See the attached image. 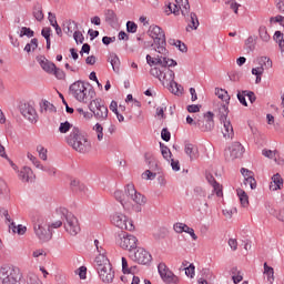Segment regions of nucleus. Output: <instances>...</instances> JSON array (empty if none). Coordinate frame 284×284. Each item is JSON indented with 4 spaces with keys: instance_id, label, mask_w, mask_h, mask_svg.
<instances>
[{
    "instance_id": "obj_37",
    "label": "nucleus",
    "mask_w": 284,
    "mask_h": 284,
    "mask_svg": "<svg viewBox=\"0 0 284 284\" xmlns=\"http://www.w3.org/2000/svg\"><path fill=\"white\" fill-rule=\"evenodd\" d=\"M260 68H265L266 70H270L272 68V60L267 57H261L257 59Z\"/></svg>"
},
{
    "instance_id": "obj_8",
    "label": "nucleus",
    "mask_w": 284,
    "mask_h": 284,
    "mask_svg": "<svg viewBox=\"0 0 284 284\" xmlns=\"http://www.w3.org/2000/svg\"><path fill=\"white\" fill-rule=\"evenodd\" d=\"M21 273L19 268L12 265H3L0 267V284H19Z\"/></svg>"
},
{
    "instance_id": "obj_2",
    "label": "nucleus",
    "mask_w": 284,
    "mask_h": 284,
    "mask_svg": "<svg viewBox=\"0 0 284 284\" xmlns=\"http://www.w3.org/2000/svg\"><path fill=\"white\" fill-rule=\"evenodd\" d=\"M169 12H173V14L179 16V12L182 13V17L189 21V24L186 27V32H190V30H197L200 22L199 17L196 13L191 12L190 13V1L189 0H175V3H169L168 6Z\"/></svg>"
},
{
    "instance_id": "obj_36",
    "label": "nucleus",
    "mask_w": 284,
    "mask_h": 284,
    "mask_svg": "<svg viewBox=\"0 0 284 284\" xmlns=\"http://www.w3.org/2000/svg\"><path fill=\"white\" fill-rule=\"evenodd\" d=\"M39 48V40L37 38L31 39L30 43H27L24 47V52H32V50H37Z\"/></svg>"
},
{
    "instance_id": "obj_53",
    "label": "nucleus",
    "mask_w": 284,
    "mask_h": 284,
    "mask_svg": "<svg viewBox=\"0 0 284 284\" xmlns=\"http://www.w3.org/2000/svg\"><path fill=\"white\" fill-rule=\"evenodd\" d=\"M245 97H247V95L245 93H243V91L237 92V101H240V103L242 105H244V108H247V100H245Z\"/></svg>"
},
{
    "instance_id": "obj_38",
    "label": "nucleus",
    "mask_w": 284,
    "mask_h": 284,
    "mask_svg": "<svg viewBox=\"0 0 284 284\" xmlns=\"http://www.w3.org/2000/svg\"><path fill=\"white\" fill-rule=\"evenodd\" d=\"M70 130H72V124L68 121L60 123L59 126V132L61 134H68V132H70Z\"/></svg>"
},
{
    "instance_id": "obj_50",
    "label": "nucleus",
    "mask_w": 284,
    "mask_h": 284,
    "mask_svg": "<svg viewBox=\"0 0 284 284\" xmlns=\"http://www.w3.org/2000/svg\"><path fill=\"white\" fill-rule=\"evenodd\" d=\"M73 39L75 43H83V41H85V38L83 37V33H81V31H74Z\"/></svg>"
},
{
    "instance_id": "obj_54",
    "label": "nucleus",
    "mask_w": 284,
    "mask_h": 284,
    "mask_svg": "<svg viewBox=\"0 0 284 284\" xmlns=\"http://www.w3.org/2000/svg\"><path fill=\"white\" fill-rule=\"evenodd\" d=\"M143 179H146V181H154V179H156V173L150 171V170H146L144 173H143Z\"/></svg>"
},
{
    "instance_id": "obj_10",
    "label": "nucleus",
    "mask_w": 284,
    "mask_h": 284,
    "mask_svg": "<svg viewBox=\"0 0 284 284\" xmlns=\"http://www.w3.org/2000/svg\"><path fill=\"white\" fill-rule=\"evenodd\" d=\"M89 110L93 112L98 121H105L108 119V106L101 103V99L97 98L89 103Z\"/></svg>"
},
{
    "instance_id": "obj_43",
    "label": "nucleus",
    "mask_w": 284,
    "mask_h": 284,
    "mask_svg": "<svg viewBox=\"0 0 284 284\" xmlns=\"http://www.w3.org/2000/svg\"><path fill=\"white\" fill-rule=\"evenodd\" d=\"M37 152L39 153V156L42 159V161H48V150H45V148L38 145Z\"/></svg>"
},
{
    "instance_id": "obj_25",
    "label": "nucleus",
    "mask_w": 284,
    "mask_h": 284,
    "mask_svg": "<svg viewBox=\"0 0 284 284\" xmlns=\"http://www.w3.org/2000/svg\"><path fill=\"white\" fill-rule=\"evenodd\" d=\"M9 230H12L13 234H19L20 236H23V234L28 232V227L21 224L17 226L14 222H11V224H9Z\"/></svg>"
},
{
    "instance_id": "obj_19",
    "label": "nucleus",
    "mask_w": 284,
    "mask_h": 284,
    "mask_svg": "<svg viewBox=\"0 0 284 284\" xmlns=\"http://www.w3.org/2000/svg\"><path fill=\"white\" fill-rule=\"evenodd\" d=\"M184 152L190 158V161H196L199 159V148L190 142L184 143Z\"/></svg>"
},
{
    "instance_id": "obj_41",
    "label": "nucleus",
    "mask_w": 284,
    "mask_h": 284,
    "mask_svg": "<svg viewBox=\"0 0 284 284\" xmlns=\"http://www.w3.org/2000/svg\"><path fill=\"white\" fill-rule=\"evenodd\" d=\"M20 37H28V39H32V37H34V31L28 27H22Z\"/></svg>"
},
{
    "instance_id": "obj_49",
    "label": "nucleus",
    "mask_w": 284,
    "mask_h": 284,
    "mask_svg": "<svg viewBox=\"0 0 284 284\" xmlns=\"http://www.w3.org/2000/svg\"><path fill=\"white\" fill-rule=\"evenodd\" d=\"M219 99H222V101H225V103H230V95L227 94V91L221 89V91L217 92Z\"/></svg>"
},
{
    "instance_id": "obj_34",
    "label": "nucleus",
    "mask_w": 284,
    "mask_h": 284,
    "mask_svg": "<svg viewBox=\"0 0 284 284\" xmlns=\"http://www.w3.org/2000/svg\"><path fill=\"white\" fill-rule=\"evenodd\" d=\"M258 36H260V39L264 41V43H267V41H270V33H267V27L261 26L258 28Z\"/></svg>"
},
{
    "instance_id": "obj_14",
    "label": "nucleus",
    "mask_w": 284,
    "mask_h": 284,
    "mask_svg": "<svg viewBox=\"0 0 284 284\" xmlns=\"http://www.w3.org/2000/svg\"><path fill=\"white\" fill-rule=\"evenodd\" d=\"M130 258L135 263H139V265H150V263H152V254L143 247H139L136 251H131Z\"/></svg>"
},
{
    "instance_id": "obj_58",
    "label": "nucleus",
    "mask_w": 284,
    "mask_h": 284,
    "mask_svg": "<svg viewBox=\"0 0 284 284\" xmlns=\"http://www.w3.org/2000/svg\"><path fill=\"white\" fill-rule=\"evenodd\" d=\"M122 272L123 274H131V270L130 267L128 266V258L125 257H122Z\"/></svg>"
},
{
    "instance_id": "obj_22",
    "label": "nucleus",
    "mask_w": 284,
    "mask_h": 284,
    "mask_svg": "<svg viewBox=\"0 0 284 284\" xmlns=\"http://www.w3.org/2000/svg\"><path fill=\"white\" fill-rule=\"evenodd\" d=\"M19 178L24 182L28 183V181H32L34 179V172H32V169L30 166H24L20 173Z\"/></svg>"
},
{
    "instance_id": "obj_64",
    "label": "nucleus",
    "mask_w": 284,
    "mask_h": 284,
    "mask_svg": "<svg viewBox=\"0 0 284 284\" xmlns=\"http://www.w3.org/2000/svg\"><path fill=\"white\" fill-rule=\"evenodd\" d=\"M275 8L278 10L281 14H284V0H276Z\"/></svg>"
},
{
    "instance_id": "obj_12",
    "label": "nucleus",
    "mask_w": 284,
    "mask_h": 284,
    "mask_svg": "<svg viewBox=\"0 0 284 284\" xmlns=\"http://www.w3.org/2000/svg\"><path fill=\"white\" fill-rule=\"evenodd\" d=\"M63 216L67 221V223L64 224L67 232H69V234H71L72 236H77V234L81 232V226H79V220L77 219V216H74V214L65 210L63 212Z\"/></svg>"
},
{
    "instance_id": "obj_46",
    "label": "nucleus",
    "mask_w": 284,
    "mask_h": 284,
    "mask_svg": "<svg viewBox=\"0 0 284 284\" xmlns=\"http://www.w3.org/2000/svg\"><path fill=\"white\" fill-rule=\"evenodd\" d=\"M244 184L250 185L251 190H256V179H254V175L244 179Z\"/></svg>"
},
{
    "instance_id": "obj_20",
    "label": "nucleus",
    "mask_w": 284,
    "mask_h": 284,
    "mask_svg": "<svg viewBox=\"0 0 284 284\" xmlns=\"http://www.w3.org/2000/svg\"><path fill=\"white\" fill-rule=\"evenodd\" d=\"M104 19H105V22H106L111 28H115V26L119 24V18L116 17V13L114 12V10L106 9V10L104 11Z\"/></svg>"
},
{
    "instance_id": "obj_42",
    "label": "nucleus",
    "mask_w": 284,
    "mask_h": 284,
    "mask_svg": "<svg viewBox=\"0 0 284 284\" xmlns=\"http://www.w3.org/2000/svg\"><path fill=\"white\" fill-rule=\"evenodd\" d=\"M232 152H236V158L242 156L243 152H245V148L243 146V144H241L240 142L235 143L233 145V150Z\"/></svg>"
},
{
    "instance_id": "obj_21",
    "label": "nucleus",
    "mask_w": 284,
    "mask_h": 284,
    "mask_svg": "<svg viewBox=\"0 0 284 284\" xmlns=\"http://www.w3.org/2000/svg\"><path fill=\"white\" fill-rule=\"evenodd\" d=\"M206 181L210 185H212L216 196H223V190L221 189V184L216 182V179H214V175H212L211 173H207Z\"/></svg>"
},
{
    "instance_id": "obj_62",
    "label": "nucleus",
    "mask_w": 284,
    "mask_h": 284,
    "mask_svg": "<svg viewBox=\"0 0 284 284\" xmlns=\"http://www.w3.org/2000/svg\"><path fill=\"white\" fill-rule=\"evenodd\" d=\"M263 72H265V68L263 67H257L252 69V74H254V77H262Z\"/></svg>"
},
{
    "instance_id": "obj_4",
    "label": "nucleus",
    "mask_w": 284,
    "mask_h": 284,
    "mask_svg": "<svg viewBox=\"0 0 284 284\" xmlns=\"http://www.w3.org/2000/svg\"><path fill=\"white\" fill-rule=\"evenodd\" d=\"M149 36L153 39V42H148L145 48H151L159 54H168V41L165 40V31L159 26H151L149 28Z\"/></svg>"
},
{
    "instance_id": "obj_55",
    "label": "nucleus",
    "mask_w": 284,
    "mask_h": 284,
    "mask_svg": "<svg viewBox=\"0 0 284 284\" xmlns=\"http://www.w3.org/2000/svg\"><path fill=\"white\" fill-rule=\"evenodd\" d=\"M187 226V224H183V223H176L174 224V231L178 233V234H183V232H185V227Z\"/></svg>"
},
{
    "instance_id": "obj_32",
    "label": "nucleus",
    "mask_w": 284,
    "mask_h": 284,
    "mask_svg": "<svg viewBox=\"0 0 284 284\" xmlns=\"http://www.w3.org/2000/svg\"><path fill=\"white\" fill-rule=\"evenodd\" d=\"M113 196L115 200H118L119 203H121L122 207L126 210V203H125V194H123V191L116 190L113 193Z\"/></svg>"
},
{
    "instance_id": "obj_7",
    "label": "nucleus",
    "mask_w": 284,
    "mask_h": 284,
    "mask_svg": "<svg viewBox=\"0 0 284 284\" xmlns=\"http://www.w3.org/2000/svg\"><path fill=\"white\" fill-rule=\"evenodd\" d=\"M33 232L40 243H48L52 240V231L50 225H48V220L42 215H36L32 219Z\"/></svg>"
},
{
    "instance_id": "obj_47",
    "label": "nucleus",
    "mask_w": 284,
    "mask_h": 284,
    "mask_svg": "<svg viewBox=\"0 0 284 284\" xmlns=\"http://www.w3.org/2000/svg\"><path fill=\"white\" fill-rule=\"evenodd\" d=\"M161 139L162 141H165L166 143L172 139V133L168 130V128H163L161 131Z\"/></svg>"
},
{
    "instance_id": "obj_39",
    "label": "nucleus",
    "mask_w": 284,
    "mask_h": 284,
    "mask_svg": "<svg viewBox=\"0 0 284 284\" xmlns=\"http://www.w3.org/2000/svg\"><path fill=\"white\" fill-rule=\"evenodd\" d=\"M67 24L68 26H67L65 33L69 34V36L72 34L73 30H79V23H77V21H74V20H69L67 22ZM72 26H73V30H72Z\"/></svg>"
},
{
    "instance_id": "obj_51",
    "label": "nucleus",
    "mask_w": 284,
    "mask_h": 284,
    "mask_svg": "<svg viewBox=\"0 0 284 284\" xmlns=\"http://www.w3.org/2000/svg\"><path fill=\"white\" fill-rule=\"evenodd\" d=\"M27 158L29 159V161H31V163H33L34 166L38 168V170H40L42 164L41 162H39V160L34 155H32V153H28Z\"/></svg>"
},
{
    "instance_id": "obj_24",
    "label": "nucleus",
    "mask_w": 284,
    "mask_h": 284,
    "mask_svg": "<svg viewBox=\"0 0 284 284\" xmlns=\"http://www.w3.org/2000/svg\"><path fill=\"white\" fill-rule=\"evenodd\" d=\"M109 62L113 68V72L119 73V70L121 69V60L119 59V55H116L115 53H111L109 58Z\"/></svg>"
},
{
    "instance_id": "obj_3",
    "label": "nucleus",
    "mask_w": 284,
    "mask_h": 284,
    "mask_svg": "<svg viewBox=\"0 0 284 284\" xmlns=\"http://www.w3.org/2000/svg\"><path fill=\"white\" fill-rule=\"evenodd\" d=\"M67 143L80 154H88L92 150V142L88 139V134L81 132L77 126L67 136Z\"/></svg>"
},
{
    "instance_id": "obj_44",
    "label": "nucleus",
    "mask_w": 284,
    "mask_h": 284,
    "mask_svg": "<svg viewBox=\"0 0 284 284\" xmlns=\"http://www.w3.org/2000/svg\"><path fill=\"white\" fill-rule=\"evenodd\" d=\"M93 130L98 134V141H103V125H101V123H97L93 126Z\"/></svg>"
},
{
    "instance_id": "obj_60",
    "label": "nucleus",
    "mask_w": 284,
    "mask_h": 284,
    "mask_svg": "<svg viewBox=\"0 0 284 284\" xmlns=\"http://www.w3.org/2000/svg\"><path fill=\"white\" fill-rule=\"evenodd\" d=\"M243 94H246V97L251 103H254V101H256V94H254L253 91L244 90Z\"/></svg>"
},
{
    "instance_id": "obj_30",
    "label": "nucleus",
    "mask_w": 284,
    "mask_h": 284,
    "mask_svg": "<svg viewBox=\"0 0 284 284\" xmlns=\"http://www.w3.org/2000/svg\"><path fill=\"white\" fill-rule=\"evenodd\" d=\"M237 196L240 199L241 205H243V207H247V205L250 204L247 193H245V191L239 189L237 190Z\"/></svg>"
},
{
    "instance_id": "obj_45",
    "label": "nucleus",
    "mask_w": 284,
    "mask_h": 284,
    "mask_svg": "<svg viewBox=\"0 0 284 284\" xmlns=\"http://www.w3.org/2000/svg\"><path fill=\"white\" fill-rule=\"evenodd\" d=\"M136 30H139V26L135 22H132V21L126 22V32L134 34L136 33Z\"/></svg>"
},
{
    "instance_id": "obj_18",
    "label": "nucleus",
    "mask_w": 284,
    "mask_h": 284,
    "mask_svg": "<svg viewBox=\"0 0 284 284\" xmlns=\"http://www.w3.org/2000/svg\"><path fill=\"white\" fill-rule=\"evenodd\" d=\"M36 61H38L39 65L47 72V74H52L54 70H57V64L47 60L45 55H38Z\"/></svg>"
},
{
    "instance_id": "obj_63",
    "label": "nucleus",
    "mask_w": 284,
    "mask_h": 284,
    "mask_svg": "<svg viewBox=\"0 0 284 284\" xmlns=\"http://www.w3.org/2000/svg\"><path fill=\"white\" fill-rule=\"evenodd\" d=\"M186 110H187V112L196 113V112L201 111V105H199V104H190V105H187Z\"/></svg>"
},
{
    "instance_id": "obj_48",
    "label": "nucleus",
    "mask_w": 284,
    "mask_h": 284,
    "mask_svg": "<svg viewBox=\"0 0 284 284\" xmlns=\"http://www.w3.org/2000/svg\"><path fill=\"white\" fill-rule=\"evenodd\" d=\"M51 74H54V77L59 80L65 79V72L62 69L57 67Z\"/></svg>"
},
{
    "instance_id": "obj_13",
    "label": "nucleus",
    "mask_w": 284,
    "mask_h": 284,
    "mask_svg": "<svg viewBox=\"0 0 284 284\" xmlns=\"http://www.w3.org/2000/svg\"><path fill=\"white\" fill-rule=\"evenodd\" d=\"M111 222L120 230H128L129 232H133L134 230V223L132 220H128V216L123 213L113 214Z\"/></svg>"
},
{
    "instance_id": "obj_56",
    "label": "nucleus",
    "mask_w": 284,
    "mask_h": 284,
    "mask_svg": "<svg viewBox=\"0 0 284 284\" xmlns=\"http://www.w3.org/2000/svg\"><path fill=\"white\" fill-rule=\"evenodd\" d=\"M271 23H280V26H282V28H284V17L283 16H276V17H272L270 19Z\"/></svg>"
},
{
    "instance_id": "obj_52",
    "label": "nucleus",
    "mask_w": 284,
    "mask_h": 284,
    "mask_svg": "<svg viewBox=\"0 0 284 284\" xmlns=\"http://www.w3.org/2000/svg\"><path fill=\"white\" fill-rule=\"evenodd\" d=\"M52 32V29L50 27H44L42 30H41V34L43 37V39H45V41H50V34Z\"/></svg>"
},
{
    "instance_id": "obj_29",
    "label": "nucleus",
    "mask_w": 284,
    "mask_h": 284,
    "mask_svg": "<svg viewBox=\"0 0 284 284\" xmlns=\"http://www.w3.org/2000/svg\"><path fill=\"white\" fill-rule=\"evenodd\" d=\"M160 150L163 159L165 161H170L172 159V151H170V148H168L163 142H160Z\"/></svg>"
},
{
    "instance_id": "obj_27",
    "label": "nucleus",
    "mask_w": 284,
    "mask_h": 284,
    "mask_svg": "<svg viewBox=\"0 0 284 284\" xmlns=\"http://www.w3.org/2000/svg\"><path fill=\"white\" fill-rule=\"evenodd\" d=\"M10 196V189L8 187V183L0 178V199H8Z\"/></svg>"
},
{
    "instance_id": "obj_6",
    "label": "nucleus",
    "mask_w": 284,
    "mask_h": 284,
    "mask_svg": "<svg viewBox=\"0 0 284 284\" xmlns=\"http://www.w3.org/2000/svg\"><path fill=\"white\" fill-rule=\"evenodd\" d=\"M93 267L97 270L102 283H112L114 281V270H112V264L103 254L95 257Z\"/></svg>"
},
{
    "instance_id": "obj_17",
    "label": "nucleus",
    "mask_w": 284,
    "mask_h": 284,
    "mask_svg": "<svg viewBox=\"0 0 284 284\" xmlns=\"http://www.w3.org/2000/svg\"><path fill=\"white\" fill-rule=\"evenodd\" d=\"M19 110L22 116L30 121V123H37V110L34 106H32V104L28 102L20 103Z\"/></svg>"
},
{
    "instance_id": "obj_28",
    "label": "nucleus",
    "mask_w": 284,
    "mask_h": 284,
    "mask_svg": "<svg viewBox=\"0 0 284 284\" xmlns=\"http://www.w3.org/2000/svg\"><path fill=\"white\" fill-rule=\"evenodd\" d=\"M33 17L37 21H43L44 16H43V8L41 7L40 3H37L33 7Z\"/></svg>"
},
{
    "instance_id": "obj_26",
    "label": "nucleus",
    "mask_w": 284,
    "mask_h": 284,
    "mask_svg": "<svg viewBox=\"0 0 284 284\" xmlns=\"http://www.w3.org/2000/svg\"><path fill=\"white\" fill-rule=\"evenodd\" d=\"M272 182L274 185H271L270 187L273 190V192H275L276 190H281L283 185V178H281V174L276 173L272 176Z\"/></svg>"
},
{
    "instance_id": "obj_40",
    "label": "nucleus",
    "mask_w": 284,
    "mask_h": 284,
    "mask_svg": "<svg viewBox=\"0 0 284 284\" xmlns=\"http://www.w3.org/2000/svg\"><path fill=\"white\" fill-rule=\"evenodd\" d=\"M264 274H266L268 281H274V268L264 263Z\"/></svg>"
},
{
    "instance_id": "obj_57",
    "label": "nucleus",
    "mask_w": 284,
    "mask_h": 284,
    "mask_svg": "<svg viewBox=\"0 0 284 284\" xmlns=\"http://www.w3.org/2000/svg\"><path fill=\"white\" fill-rule=\"evenodd\" d=\"M196 267L194 266V264H190L186 268H185V274L189 276V278H193Z\"/></svg>"
},
{
    "instance_id": "obj_15",
    "label": "nucleus",
    "mask_w": 284,
    "mask_h": 284,
    "mask_svg": "<svg viewBox=\"0 0 284 284\" xmlns=\"http://www.w3.org/2000/svg\"><path fill=\"white\" fill-rule=\"evenodd\" d=\"M194 125L201 130V132H212L214 130V113L207 111L204 113V121L197 120Z\"/></svg>"
},
{
    "instance_id": "obj_5",
    "label": "nucleus",
    "mask_w": 284,
    "mask_h": 284,
    "mask_svg": "<svg viewBox=\"0 0 284 284\" xmlns=\"http://www.w3.org/2000/svg\"><path fill=\"white\" fill-rule=\"evenodd\" d=\"M89 85L90 84L88 82L78 80L69 87L70 94H72L73 99L79 101V103H91L94 99L95 92L94 89L88 90Z\"/></svg>"
},
{
    "instance_id": "obj_23",
    "label": "nucleus",
    "mask_w": 284,
    "mask_h": 284,
    "mask_svg": "<svg viewBox=\"0 0 284 284\" xmlns=\"http://www.w3.org/2000/svg\"><path fill=\"white\" fill-rule=\"evenodd\" d=\"M221 123L224 125V139H232V136H234V128L232 126V122H230V120H224Z\"/></svg>"
},
{
    "instance_id": "obj_59",
    "label": "nucleus",
    "mask_w": 284,
    "mask_h": 284,
    "mask_svg": "<svg viewBox=\"0 0 284 284\" xmlns=\"http://www.w3.org/2000/svg\"><path fill=\"white\" fill-rule=\"evenodd\" d=\"M184 232L186 234H190L191 239H193V241H196L199 239V236H196V233H194V229L190 227V226H184Z\"/></svg>"
},
{
    "instance_id": "obj_1",
    "label": "nucleus",
    "mask_w": 284,
    "mask_h": 284,
    "mask_svg": "<svg viewBox=\"0 0 284 284\" xmlns=\"http://www.w3.org/2000/svg\"><path fill=\"white\" fill-rule=\"evenodd\" d=\"M146 63L150 65V74L155 79H159L163 85L168 83L170 90L173 94H179L181 92V85L174 81V72L170 68H176L179 63L174 59H169L168 53L152 58V55L146 54ZM152 65H160L152 68Z\"/></svg>"
},
{
    "instance_id": "obj_16",
    "label": "nucleus",
    "mask_w": 284,
    "mask_h": 284,
    "mask_svg": "<svg viewBox=\"0 0 284 284\" xmlns=\"http://www.w3.org/2000/svg\"><path fill=\"white\" fill-rule=\"evenodd\" d=\"M158 272L166 284H179V276L174 275L170 268L165 265V263H160L158 265Z\"/></svg>"
},
{
    "instance_id": "obj_35",
    "label": "nucleus",
    "mask_w": 284,
    "mask_h": 284,
    "mask_svg": "<svg viewBox=\"0 0 284 284\" xmlns=\"http://www.w3.org/2000/svg\"><path fill=\"white\" fill-rule=\"evenodd\" d=\"M71 189L73 192H84L85 191V184H82L79 180H72L71 181Z\"/></svg>"
},
{
    "instance_id": "obj_33",
    "label": "nucleus",
    "mask_w": 284,
    "mask_h": 284,
    "mask_svg": "<svg viewBox=\"0 0 284 284\" xmlns=\"http://www.w3.org/2000/svg\"><path fill=\"white\" fill-rule=\"evenodd\" d=\"M220 112V121H227V114H230V109L227 108V104H222L219 109Z\"/></svg>"
},
{
    "instance_id": "obj_11",
    "label": "nucleus",
    "mask_w": 284,
    "mask_h": 284,
    "mask_svg": "<svg viewBox=\"0 0 284 284\" xmlns=\"http://www.w3.org/2000/svg\"><path fill=\"white\" fill-rule=\"evenodd\" d=\"M136 236L130 235L128 233H121L116 237V243L122 247V250H129V252H134L136 250Z\"/></svg>"
},
{
    "instance_id": "obj_61",
    "label": "nucleus",
    "mask_w": 284,
    "mask_h": 284,
    "mask_svg": "<svg viewBox=\"0 0 284 284\" xmlns=\"http://www.w3.org/2000/svg\"><path fill=\"white\" fill-rule=\"evenodd\" d=\"M174 45L179 48L180 52H187V45L185 43L181 42V40H176L174 42Z\"/></svg>"
},
{
    "instance_id": "obj_9",
    "label": "nucleus",
    "mask_w": 284,
    "mask_h": 284,
    "mask_svg": "<svg viewBox=\"0 0 284 284\" xmlns=\"http://www.w3.org/2000/svg\"><path fill=\"white\" fill-rule=\"evenodd\" d=\"M125 195L136 203L134 207L135 212H141V205H145V195L139 193L134 187V184H126L124 189Z\"/></svg>"
},
{
    "instance_id": "obj_31",
    "label": "nucleus",
    "mask_w": 284,
    "mask_h": 284,
    "mask_svg": "<svg viewBox=\"0 0 284 284\" xmlns=\"http://www.w3.org/2000/svg\"><path fill=\"white\" fill-rule=\"evenodd\" d=\"M144 161L149 165L150 170H154L158 168L156 160L150 153L144 154Z\"/></svg>"
}]
</instances>
